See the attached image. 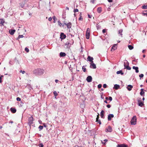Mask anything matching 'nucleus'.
<instances>
[{
	"label": "nucleus",
	"instance_id": "f257e3e1",
	"mask_svg": "<svg viewBox=\"0 0 147 147\" xmlns=\"http://www.w3.org/2000/svg\"><path fill=\"white\" fill-rule=\"evenodd\" d=\"M34 73L36 75H42L44 73V70L41 69H37L34 71Z\"/></svg>",
	"mask_w": 147,
	"mask_h": 147
},
{
	"label": "nucleus",
	"instance_id": "f03ea898",
	"mask_svg": "<svg viewBox=\"0 0 147 147\" xmlns=\"http://www.w3.org/2000/svg\"><path fill=\"white\" fill-rule=\"evenodd\" d=\"M136 116H134L132 118L131 121V124L132 125H135L136 123Z\"/></svg>",
	"mask_w": 147,
	"mask_h": 147
},
{
	"label": "nucleus",
	"instance_id": "7ed1b4c3",
	"mask_svg": "<svg viewBox=\"0 0 147 147\" xmlns=\"http://www.w3.org/2000/svg\"><path fill=\"white\" fill-rule=\"evenodd\" d=\"M28 124L30 126L32 125V124L33 123V117L32 116L29 117L28 120Z\"/></svg>",
	"mask_w": 147,
	"mask_h": 147
},
{
	"label": "nucleus",
	"instance_id": "20e7f679",
	"mask_svg": "<svg viewBox=\"0 0 147 147\" xmlns=\"http://www.w3.org/2000/svg\"><path fill=\"white\" fill-rule=\"evenodd\" d=\"M126 63L127 64V65H126L125 64V62L124 64V65L125 67L124 68H126L128 70H130L131 68L129 66V63L127 60H126Z\"/></svg>",
	"mask_w": 147,
	"mask_h": 147
},
{
	"label": "nucleus",
	"instance_id": "39448f33",
	"mask_svg": "<svg viewBox=\"0 0 147 147\" xmlns=\"http://www.w3.org/2000/svg\"><path fill=\"white\" fill-rule=\"evenodd\" d=\"M90 68L93 69H96V65L94 63L93 61H92V62L90 63Z\"/></svg>",
	"mask_w": 147,
	"mask_h": 147
},
{
	"label": "nucleus",
	"instance_id": "423d86ee",
	"mask_svg": "<svg viewBox=\"0 0 147 147\" xmlns=\"http://www.w3.org/2000/svg\"><path fill=\"white\" fill-rule=\"evenodd\" d=\"M112 128L110 126H109L108 128H106L105 129V131L106 132H111L112 131Z\"/></svg>",
	"mask_w": 147,
	"mask_h": 147
},
{
	"label": "nucleus",
	"instance_id": "0eeeda50",
	"mask_svg": "<svg viewBox=\"0 0 147 147\" xmlns=\"http://www.w3.org/2000/svg\"><path fill=\"white\" fill-rule=\"evenodd\" d=\"M138 105L139 106L142 107L144 105V103L142 102L141 98L138 100Z\"/></svg>",
	"mask_w": 147,
	"mask_h": 147
},
{
	"label": "nucleus",
	"instance_id": "6e6552de",
	"mask_svg": "<svg viewBox=\"0 0 147 147\" xmlns=\"http://www.w3.org/2000/svg\"><path fill=\"white\" fill-rule=\"evenodd\" d=\"M114 115L113 114H109L108 115V121H111V118L114 117Z\"/></svg>",
	"mask_w": 147,
	"mask_h": 147
},
{
	"label": "nucleus",
	"instance_id": "1a4fd4ad",
	"mask_svg": "<svg viewBox=\"0 0 147 147\" xmlns=\"http://www.w3.org/2000/svg\"><path fill=\"white\" fill-rule=\"evenodd\" d=\"M64 24L66 25L68 28H71V23L69 22L68 23H64Z\"/></svg>",
	"mask_w": 147,
	"mask_h": 147
},
{
	"label": "nucleus",
	"instance_id": "9d476101",
	"mask_svg": "<svg viewBox=\"0 0 147 147\" xmlns=\"http://www.w3.org/2000/svg\"><path fill=\"white\" fill-rule=\"evenodd\" d=\"M86 80L88 82H90L92 81V78L91 76H88L87 77Z\"/></svg>",
	"mask_w": 147,
	"mask_h": 147
},
{
	"label": "nucleus",
	"instance_id": "9b49d317",
	"mask_svg": "<svg viewBox=\"0 0 147 147\" xmlns=\"http://www.w3.org/2000/svg\"><path fill=\"white\" fill-rule=\"evenodd\" d=\"M66 37V36L63 33H61L60 34V38L63 39H65Z\"/></svg>",
	"mask_w": 147,
	"mask_h": 147
},
{
	"label": "nucleus",
	"instance_id": "f8f14e48",
	"mask_svg": "<svg viewBox=\"0 0 147 147\" xmlns=\"http://www.w3.org/2000/svg\"><path fill=\"white\" fill-rule=\"evenodd\" d=\"M16 30L14 29H11L9 30V32L11 35L14 34Z\"/></svg>",
	"mask_w": 147,
	"mask_h": 147
},
{
	"label": "nucleus",
	"instance_id": "ddd939ff",
	"mask_svg": "<svg viewBox=\"0 0 147 147\" xmlns=\"http://www.w3.org/2000/svg\"><path fill=\"white\" fill-rule=\"evenodd\" d=\"M88 60L91 62H92L93 61V58L92 57H91L90 56H88L87 58Z\"/></svg>",
	"mask_w": 147,
	"mask_h": 147
},
{
	"label": "nucleus",
	"instance_id": "4468645a",
	"mask_svg": "<svg viewBox=\"0 0 147 147\" xmlns=\"http://www.w3.org/2000/svg\"><path fill=\"white\" fill-rule=\"evenodd\" d=\"M99 114H98V115H97V117L96 119V121L98 122V123L100 124H101V122L100 120H98V119H99Z\"/></svg>",
	"mask_w": 147,
	"mask_h": 147
},
{
	"label": "nucleus",
	"instance_id": "2eb2a0df",
	"mask_svg": "<svg viewBox=\"0 0 147 147\" xmlns=\"http://www.w3.org/2000/svg\"><path fill=\"white\" fill-rule=\"evenodd\" d=\"M117 147H128V146L127 145L125 144H121L118 145Z\"/></svg>",
	"mask_w": 147,
	"mask_h": 147
},
{
	"label": "nucleus",
	"instance_id": "dca6fc26",
	"mask_svg": "<svg viewBox=\"0 0 147 147\" xmlns=\"http://www.w3.org/2000/svg\"><path fill=\"white\" fill-rule=\"evenodd\" d=\"M132 68L133 69L135 70L136 72V73H138L139 72L138 68V67L134 66Z\"/></svg>",
	"mask_w": 147,
	"mask_h": 147
},
{
	"label": "nucleus",
	"instance_id": "f3484780",
	"mask_svg": "<svg viewBox=\"0 0 147 147\" xmlns=\"http://www.w3.org/2000/svg\"><path fill=\"white\" fill-rule=\"evenodd\" d=\"M59 55L60 57H64L66 56V54L64 52H61L60 53Z\"/></svg>",
	"mask_w": 147,
	"mask_h": 147
},
{
	"label": "nucleus",
	"instance_id": "a211bd4d",
	"mask_svg": "<svg viewBox=\"0 0 147 147\" xmlns=\"http://www.w3.org/2000/svg\"><path fill=\"white\" fill-rule=\"evenodd\" d=\"M11 111L13 113H15L16 112V110L15 108H11L10 109Z\"/></svg>",
	"mask_w": 147,
	"mask_h": 147
},
{
	"label": "nucleus",
	"instance_id": "6ab92c4d",
	"mask_svg": "<svg viewBox=\"0 0 147 147\" xmlns=\"http://www.w3.org/2000/svg\"><path fill=\"white\" fill-rule=\"evenodd\" d=\"M104 111L103 110H102L101 111V112H100V117L101 118H104Z\"/></svg>",
	"mask_w": 147,
	"mask_h": 147
},
{
	"label": "nucleus",
	"instance_id": "aec40b11",
	"mask_svg": "<svg viewBox=\"0 0 147 147\" xmlns=\"http://www.w3.org/2000/svg\"><path fill=\"white\" fill-rule=\"evenodd\" d=\"M120 86L119 85L116 84L114 85L113 88L116 90H117L119 88Z\"/></svg>",
	"mask_w": 147,
	"mask_h": 147
},
{
	"label": "nucleus",
	"instance_id": "412c9836",
	"mask_svg": "<svg viewBox=\"0 0 147 147\" xmlns=\"http://www.w3.org/2000/svg\"><path fill=\"white\" fill-rule=\"evenodd\" d=\"M144 90L143 88H142L141 89V92H140V94L142 96H144V95H143L144 94Z\"/></svg>",
	"mask_w": 147,
	"mask_h": 147
},
{
	"label": "nucleus",
	"instance_id": "4be33fe9",
	"mask_svg": "<svg viewBox=\"0 0 147 147\" xmlns=\"http://www.w3.org/2000/svg\"><path fill=\"white\" fill-rule=\"evenodd\" d=\"M127 86L128 87H127V88L128 90L129 91L131 90L132 88H133V86L131 85H129Z\"/></svg>",
	"mask_w": 147,
	"mask_h": 147
},
{
	"label": "nucleus",
	"instance_id": "5701e85b",
	"mask_svg": "<svg viewBox=\"0 0 147 147\" xmlns=\"http://www.w3.org/2000/svg\"><path fill=\"white\" fill-rule=\"evenodd\" d=\"M116 49V45H115L112 47L111 51H113L115 50Z\"/></svg>",
	"mask_w": 147,
	"mask_h": 147
},
{
	"label": "nucleus",
	"instance_id": "b1692460",
	"mask_svg": "<svg viewBox=\"0 0 147 147\" xmlns=\"http://www.w3.org/2000/svg\"><path fill=\"white\" fill-rule=\"evenodd\" d=\"M116 73L117 74H121V75H123L124 74V73L121 70L117 71Z\"/></svg>",
	"mask_w": 147,
	"mask_h": 147
},
{
	"label": "nucleus",
	"instance_id": "393cba45",
	"mask_svg": "<svg viewBox=\"0 0 147 147\" xmlns=\"http://www.w3.org/2000/svg\"><path fill=\"white\" fill-rule=\"evenodd\" d=\"M97 12L98 13H100L102 11V8L101 7H98L97 9Z\"/></svg>",
	"mask_w": 147,
	"mask_h": 147
},
{
	"label": "nucleus",
	"instance_id": "a878e982",
	"mask_svg": "<svg viewBox=\"0 0 147 147\" xmlns=\"http://www.w3.org/2000/svg\"><path fill=\"white\" fill-rule=\"evenodd\" d=\"M122 32H123L122 29H120L119 30L118 33L120 35L122 36L123 35V34H122Z\"/></svg>",
	"mask_w": 147,
	"mask_h": 147
},
{
	"label": "nucleus",
	"instance_id": "bb28decb",
	"mask_svg": "<svg viewBox=\"0 0 147 147\" xmlns=\"http://www.w3.org/2000/svg\"><path fill=\"white\" fill-rule=\"evenodd\" d=\"M86 36L87 39H89L90 38V33H86Z\"/></svg>",
	"mask_w": 147,
	"mask_h": 147
},
{
	"label": "nucleus",
	"instance_id": "cd10ccee",
	"mask_svg": "<svg viewBox=\"0 0 147 147\" xmlns=\"http://www.w3.org/2000/svg\"><path fill=\"white\" fill-rule=\"evenodd\" d=\"M58 25L60 26H64V24H61V22L60 21H58Z\"/></svg>",
	"mask_w": 147,
	"mask_h": 147
},
{
	"label": "nucleus",
	"instance_id": "c85d7f7f",
	"mask_svg": "<svg viewBox=\"0 0 147 147\" xmlns=\"http://www.w3.org/2000/svg\"><path fill=\"white\" fill-rule=\"evenodd\" d=\"M128 47L130 50H132L134 48L131 45H129L128 46Z\"/></svg>",
	"mask_w": 147,
	"mask_h": 147
},
{
	"label": "nucleus",
	"instance_id": "c756f323",
	"mask_svg": "<svg viewBox=\"0 0 147 147\" xmlns=\"http://www.w3.org/2000/svg\"><path fill=\"white\" fill-rule=\"evenodd\" d=\"M142 8L144 9H147V5H144L142 6Z\"/></svg>",
	"mask_w": 147,
	"mask_h": 147
},
{
	"label": "nucleus",
	"instance_id": "7c9ffc66",
	"mask_svg": "<svg viewBox=\"0 0 147 147\" xmlns=\"http://www.w3.org/2000/svg\"><path fill=\"white\" fill-rule=\"evenodd\" d=\"M53 19L54 20V23H55L56 22V20H57V18H56V17L55 16H54L53 17Z\"/></svg>",
	"mask_w": 147,
	"mask_h": 147
},
{
	"label": "nucleus",
	"instance_id": "2f4dec72",
	"mask_svg": "<svg viewBox=\"0 0 147 147\" xmlns=\"http://www.w3.org/2000/svg\"><path fill=\"white\" fill-rule=\"evenodd\" d=\"M4 22L2 19H0V24L3 25Z\"/></svg>",
	"mask_w": 147,
	"mask_h": 147
},
{
	"label": "nucleus",
	"instance_id": "473e14b6",
	"mask_svg": "<svg viewBox=\"0 0 147 147\" xmlns=\"http://www.w3.org/2000/svg\"><path fill=\"white\" fill-rule=\"evenodd\" d=\"M43 128V127L42 126L40 125L38 127V128L39 129V131H40L42 130Z\"/></svg>",
	"mask_w": 147,
	"mask_h": 147
},
{
	"label": "nucleus",
	"instance_id": "72a5a7b5",
	"mask_svg": "<svg viewBox=\"0 0 147 147\" xmlns=\"http://www.w3.org/2000/svg\"><path fill=\"white\" fill-rule=\"evenodd\" d=\"M69 43L68 42H66L65 44V45L66 46V48H69Z\"/></svg>",
	"mask_w": 147,
	"mask_h": 147
},
{
	"label": "nucleus",
	"instance_id": "f704fd0d",
	"mask_svg": "<svg viewBox=\"0 0 147 147\" xmlns=\"http://www.w3.org/2000/svg\"><path fill=\"white\" fill-rule=\"evenodd\" d=\"M82 69L84 72H85L86 71V69L84 67V66H83L82 67Z\"/></svg>",
	"mask_w": 147,
	"mask_h": 147
},
{
	"label": "nucleus",
	"instance_id": "c9c22d12",
	"mask_svg": "<svg viewBox=\"0 0 147 147\" xmlns=\"http://www.w3.org/2000/svg\"><path fill=\"white\" fill-rule=\"evenodd\" d=\"M81 13H80V17L79 18V20H82V19H83L82 16H81Z\"/></svg>",
	"mask_w": 147,
	"mask_h": 147
},
{
	"label": "nucleus",
	"instance_id": "e433bc0d",
	"mask_svg": "<svg viewBox=\"0 0 147 147\" xmlns=\"http://www.w3.org/2000/svg\"><path fill=\"white\" fill-rule=\"evenodd\" d=\"M53 93L55 96H57L58 94L56 91H54Z\"/></svg>",
	"mask_w": 147,
	"mask_h": 147
},
{
	"label": "nucleus",
	"instance_id": "4c0bfd02",
	"mask_svg": "<svg viewBox=\"0 0 147 147\" xmlns=\"http://www.w3.org/2000/svg\"><path fill=\"white\" fill-rule=\"evenodd\" d=\"M90 29L89 28H88L86 30V33H90Z\"/></svg>",
	"mask_w": 147,
	"mask_h": 147
},
{
	"label": "nucleus",
	"instance_id": "58836bf2",
	"mask_svg": "<svg viewBox=\"0 0 147 147\" xmlns=\"http://www.w3.org/2000/svg\"><path fill=\"white\" fill-rule=\"evenodd\" d=\"M25 51L27 52H28L29 51V50L28 48L26 47L25 49Z\"/></svg>",
	"mask_w": 147,
	"mask_h": 147
},
{
	"label": "nucleus",
	"instance_id": "ea45409f",
	"mask_svg": "<svg viewBox=\"0 0 147 147\" xmlns=\"http://www.w3.org/2000/svg\"><path fill=\"white\" fill-rule=\"evenodd\" d=\"M104 141L105 142H103L102 141H101V142H102V144H104L106 142L108 141V140H107V139H105Z\"/></svg>",
	"mask_w": 147,
	"mask_h": 147
},
{
	"label": "nucleus",
	"instance_id": "a19ab883",
	"mask_svg": "<svg viewBox=\"0 0 147 147\" xmlns=\"http://www.w3.org/2000/svg\"><path fill=\"white\" fill-rule=\"evenodd\" d=\"M102 87V85L101 84H99L98 86V88H100Z\"/></svg>",
	"mask_w": 147,
	"mask_h": 147
},
{
	"label": "nucleus",
	"instance_id": "79ce46f5",
	"mask_svg": "<svg viewBox=\"0 0 147 147\" xmlns=\"http://www.w3.org/2000/svg\"><path fill=\"white\" fill-rule=\"evenodd\" d=\"M39 147H43V145L42 143H41L39 145Z\"/></svg>",
	"mask_w": 147,
	"mask_h": 147
},
{
	"label": "nucleus",
	"instance_id": "37998d69",
	"mask_svg": "<svg viewBox=\"0 0 147 147\" xmlns=\"http://www.w3.org/2000/svg\"><path fill=\"white\" fill-rule=\"evenodd\" d=\"M144 74H141L139 75V76L140 78H142L144 76Z\"/></svg>",
	"mask_w": 147,
	"mask_h": 147
},
{
	"label": "nucleus",
	"instance_id": "c03bdc74",
	"mask_svg": "<svg viewBox=\"0 0 147 147\" xmlns=\"http://www.w3.org/2000/svg\"><path fill=\"white\" fill-rule=\"evenodd\" d=\"M16 100L18 101H20L21 100V99L19 97H17L16 98Z\"/></svg>",
	"mask_w": 147,
	"mask_h": 147
},
{
	"label": "nucleus",
	"instance_id": "a18cd8bd",
	"mask_svg": "<svg viewBox=\"0 0 147 147\" xmlns=\"http://www.w3.org/2000/svg\"><path fill=\"white\" fill-rule=\"evenodd\" d=\"M143 14L144 15L147 16V10L146 11L145 13H143Z\"/></svg>",
	"mask_w": 147,
	"mask_h": 147
},
{
	"label": "nucleus",
	"instance_id": "49530a36",
	"mask_svg": "<svg viewBox=\"0 0 147 147\" xmlns=\"http://www.w3.org/2000/svg\"><path fill=\"white\" fill-rule=\"evenodd\" d=\"M20 72H22L23 74H24L25 73V71H22L21 70L20 71Z\"/></svg>",
	"mask_w": 147,
	"mask_h": 147
},
{
	"label": "nucleus",
	"instance_id": "de8ad7c7",
	"mask_svg": "<svg viewBox=\"0 0 147 147\" xmlns=\"http://www.w3.org/2000/svg\"><path fill=\"white\" fill-rule=\"evenodd\" d=\"M20 38H23L24 37V36L22 35H20L18 36Z\"/></svg>",
	"mask_w": 147,
	"mask_h": 147
},
{
	"label": "nucleus",
	"instance_id": "09e8293b",
	"mask_svg": "<svg viewBox=\"0 0 147 147\" xmlns=\"http://www.w3.org/2000/svg\"><path fill=\"white\" fill-rule=\"evenodd\" d=\"M78 10L77 9H74V12H78Z\"/></svg>",
	"mask_w": 147,
	"mask_h": 147
},
{
	"label": "nucleus",
	"instance_id": "8fccbe9b",
	"mask_svg": "<svg viewBox=\"0 0 147 147\" xmlns=\"http://www.w3.org/2000/svg\"><path fill=\"white\" fill-rule=\"evenodd\" d=\"M103 87L104 88H106L107 87V85L106 84H104L103 85Z\"/></svg>",
	"mask_w": 147,
	"mask_h": 147
},
{
	"label": "nucleus",
	"instance_id": "3c124183",
	"mask_svg": "<svg viewBox=\"0 0 147 147\" xmlns=\"http://www.w3.org/2000/svg\"><path fill=\"white\" fill-rule=\"evenodd\" d=\"M3 76H1V77H0V83H1L2 82V81L1 80L2 79V77H3Z\"/></svg>",
	"mask_w": 147,
	"mask_h": 147
},
{
	"label": "nucleus",
	"instance_id": "603ef678",
	"mask_svg": "<svg viewBox=\"0 0 147 147\" xmlns=\"http://www.w3.org/2000/svg\"><path fill=\"white\" fill-rule=\"evenodd\" d=\"M109 99L110 101H112V97L111 96H109Z\"/></svg>",
	"mask_w": 147,
	"mask_h": 147
},
{
	"label": "nucleus",
	"instance_id": "864d4df0",
	"mask_svg": "<svg viewBox=\"0 0 147 147\" xmlns=\"http://www.w3.org/2000/svg\"><path fill=\"white\" fill-rule=\"evenodd\" d=\"M52 20V18L51 17L49 18H48V20L49 21H51Z\"/></svg>",
	"mask_w": 147,
	"mask_h": 147
},
{
	"label": "nucleus",
	"instance_id": "5fc2aeb1",
	"mask_svg": "<svg viewBox=\"0 0 147 147\" xmlns=\"http://www.w3.org/2000/svg\"><path fill=\"white\" fill-rule=\"evenodd\" d=\"M107 107L108 108H110L111 107V106L110 105H107Z\"/></svg>",
	"mask_w": 147,
	"mask_h": 147
},
{
	"label": "nucleus",
	"instance_id": "6e6d98bb",
	"mask_svg": "<svg viewBox=\"0 0 147 147\" xmlns=\"http://www.w3.org/2000/svg\"><path fill=\"white\" fill-rule=\"evenodd\" d=\"M95 1V0H91V2L94 4V3Z\"/></svg>",
	"mask_w": 147,
	"mask_h": 147
},
{
	"label": "nucleus",
	"instance_id": "4d7b16f0",
	"mask_svg": "<svg viewBox=\"0 0 147 147\" xmlns=\"http://www.w3.org/2000/svg\"><path fill=\"white\" fill-rule=\"evenodd\" d=\"M102 32H103V33H105V32H106V30H105V29H103V30H102Z\"/></svg>",
	"mask_w": 147,
	"mask_h": 147
},
{
	"label": "nucleus",
	"instance_id": "13d9d810",
	"mask_svg": "<svg viewBox=\"0 0 147 147\" xmlns=\"http://www.w3.org/2000/svg\"><path fill=\"white\" fill-rule=\"evenodd\" d=\"M109 2L111 3L113 1V0H108Z\"/></svg>",
	"mask_w": 147,
	"mask_h": 147
},
{
	"label": "nucleus",
	"instance_id": "bf43d9fd",
	"mask_svg": "<svg viewBox=\"0 0 147 147\" xmlns=\"http://www.w3.org/2000/svg\"><path fill=\"white\" fill-rule=\"evenodd\" d=\"M88 18H91V16L89 14H88Z\"/></svg>",
	"mask_w": 147,
	"mask_h": 147
},
{
	"label": "nucleus",
	"instance_id": "052dcab7",
	"mask_svg": "<svg viewBox=\"0 0 147 147\" xmlns=\"http://www.w3.org/2000/svg\"><path fill=\"white\" fill-rule=\"evenodd\" d=\"M73 147H82L81 146H78V145H76Z\"/></svg>",
	"mask_w": 147,
	"mask_h": 147
},
{
	"label": "nucleus",
	"instance_id": "680f3d73",
	"mask_svg": "<svg viewBox=\"0 0 147 147\" xmlns=\"http://www.w3.org/2000/svg\"><path fill=\"white\" fill-rule=\"evenodd\" d=\"M111 9L110 7H108L107 9V10L108 11H110V10Z\"/></svg>",
	"mask_w": 147,
	"mask_h": 147
},
{
	"label": "nucleus",
	"instance_id": "e2e57ef3",
	"mask_svg": "<svg viewBox=\"0 0 147 147\" xmlns=\"http://www.w3.org/2000/svg\"><path fill=\"white\" fill-rule=\"evenodd\" d=\"M43 125L45 127H46L47 125L45 123H44Z\"/></svg>",
	"mask_w": 147,
	"mask_h": 147
},
{
	"label": "nucleus",
	"instance_id": "0e129e2a",
	"mask_svg": "<svg viewBox=\"0 0 147 147\" xmlns=\"http://www.w3.org/2000/svg\"><path fill=\"white\" fill-rule=\"evenodd\" d=\"M58 81H59V80H55V82L56 83L58 82Z\"/></svg>",
	"mask_w": 147,
	"mask_h": 147
},
{
	"label": "nucleus",
	"instance_id": "69168bd1",
	"mask_svg": "<svg viewBox=\"0 0 147 147\" xmlns=\"http://www.w3.org/2000/svg\"><path fill=\"white\" fill-rule=\"evenodd\" d=\"M142 52L143 53H145V50H143Z\"/></svg>",
	"mask_w": 147,
	"mask_h": 147
},
{
	"label": "nucleus",
	"instance_id": "338daca9",
	"mask_svg": "<svg viewBox=\"0 0 147 147\" xmlns=\"http://www.w3.org/2000/svg\"><path fill=\"white\" fill-rule=\"evenodd\" d=\"M66 9H67V10H69V8L68 7H66Z\"/></svg>",
	"mask_w": 147,
	"mask_h": 147
},
{
	"label": "nucleus",
	"instance_id": "774afa93",
	"mask_svg": "<svg viewBox=\"0 0 147 147\" xmlns=\"http://www.w3.org/2000/svg\"><path fill=\"white\" fill-rule=\"evenodd\" d=\"M99 25L98 24H97L96 25V27H97V28H98V27H99Z\"/></svg>",
	"mask_w": 147,
	"mask_h": 147
}]
</instances>
